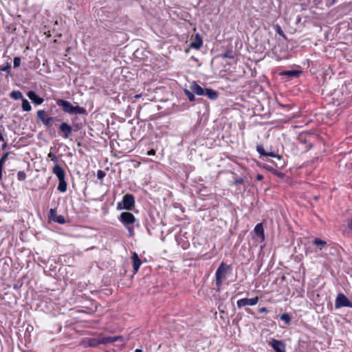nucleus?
Instances as JSON below:
<instances>
[{"label":"nucleus","instance_id":"19","mask_svg":"<svg viewBox=\"0 0 352 352\" xmlns=\"http://www.w3.org/2000/svg\"><path fill=\"white\" fill-rule=\"evenodd\" d=\"M204 96H206L209 99L215 100L218 98V93L212 89L206 88Z\"/></svg>","mask_w":352,"mask_h":352},{"label":"nucleus","instance_id":"1","mask_svg":"<svg viewBox=\"0 0 352 352\" xmlns=\"http://www.w3.org/2000/svg\"><path fill=\"white\" fill-rule=\"evenodd\" d=\"M56 104L62 107L63 111L69 114H87V111L85 108L80 106H73L69 102L63 100L57 99L56 100Z\"/></svg>","mask_w":352,"mask_h":352},{"label":"nucleus","instance_id":"12","mask_svg":"<svg viewBox=\"0 0 352 352\" xmlns=\"http://www.w3.org/2000/svg\"><path fill=\"white\" fill-rule=\"evenodd\" d=\"M256 151L257 152L261 155L266 157H275L278 158V160L281 159V156L276 154L273 152H266L261 145H257L256 146Z\"/></svg>","mask_w":352,"mask_h":352},{"label":"nucleus","instance_id":"33","mask_svg":"<svg viewBox=\"0 0 352 352\" xmlns=\"http://www.w3.org/2000/svg\"><path fill=\"white\" fill-rule=\"evenodd\" d=\"M105 176V173L104 171L99 170L97 173V177L98 179H102Z\"/></svg>","mask_w":352,"mask_h":352},{"label":"nucleus","instance_id":"45","mask_svg":"<svg viewBox=\"0 0 352 352\" xmlns=\"http://www.w3.org/2000/svg\"><path fill=\"white\" fill-rule=\"evenodd\" d=\"M336 2V0H332L331 5L334 4Z\"/></svg>","mask_w":352,"mask_h":352},{"label":"nucleus","instance_id":"35","mask_svg":"<svg viewBox=\"0 0 352 352\" xmlns=\"http://www.w3.org/2000/svg\"><path fill=\"white\" fill-rule=\"evenodd\" d=\"M243 182H244V180H243V178H239V179H236L234 181V184H242Z\"/></svg>","mask_w":352,"mask_h":352},{"label":"nucleus","instance_id":"16","mask_svg":"<svg viewBox=\"0 0 352 352\" xmlns=\"http://www.w3.org/2000/svg\"><path fill=\"white\" fill-rule=\"evenodd\" d=\"M59 128H60V130L61 131V132H63L64 133L65 138H68L69 137V135L72 134V128L67 123L63 122L62 124H60Z\"/></svg>","mask_w":352,"mask_h":352},{"label":"nucleus","instance_id":"17","mask_svg":"<svg viewBox=\"0 0 352 352\" xmlns=\"http://www.w3.org/2000/svg\"><path fill=\"white\" fill-rule=\"evenodd\" d=\"M203 45V41L201 36L197 34L195 37V40L190 44V47L199 50Z\"/></svg>","mask_w":352,"mask_h":352},{"label":"nucleus","instance_id":"10","mask_svg":"<svg viewBox=\"0 0 352 352\" xmlns=\"http://www.w3.org/2000/svg\"><path fill=\"white\" fill-rule=\"evenodd\" d=\"M270 345L276 352H285V346L280 340L273 339L270 342Z\"/></svg>","mask_w":352,"mask_h":352},{"label":"nucleus","instance_id":"30","mask_svg":"<svg viewBox=\"0 0 352 352\" xmlns=\"http://www.w3.org/2000/svg\"><path fill=\"white\" fill-rule=\"evenodd\" d=\"M223 58H234V54L232 50H228L226 52V53L223 55Z\"/></svg>","mask_w":352,"mask_h":352},{"label":"nucleus","instance_id":"14","mask_svg":"<svg viewBox=\"0 0 352 352\" xmlns=\"http://www.w3.org/2000/svg\"><path fill=\"white\" fill-rule=\"evenodd\" d=\"M28 97L36 104H41L43 102V98L39 97L34 91H29L27 94Z\"/></svg>","mask_w":352,"mask_h":352},{"label":"nucleus","instance_id":"26","mask_svg":"<svg viewBox=\"0 0 352 352\" xmlns=\"http://www.w3.org/2000/svg\"><path fill=\"white\" fill-rule=\"evenodd\" d=\"M184 92L190 101H193L195 100V95L192 92L188 89H185Z\"/></svg>","mask_w":352,"mask_h":352},{"label":"nucleus","instance_id":"21","mask_svg":"<svg viewBox=\"0 0 352 352\" xmlns=\"http://www.w3.org/2000/svg\"><path fill=\"white\" fill-rule=\"evenodd\" d=\"M22 109L24 111H30L32 109L30 102L25 98H22Z\"/></svg>","mask_w":352,"mask_h":352},{"label":"nucleus","instance_id":"36","mask_svg":"<svg viewBox=\"0 0 352 352\" xmlns=\"http://www.w3.org/2000/svg\"><path fill=\"white\" fill-rule=\"evenodd\" d=\"M258 312L259 313H264V312L266 313V312H267V309L266 307H262L258 309Z\"/></svg>","mask_w":352,"mask_h":352},{"label":"nucleus","instance_id":"31","mask_svg":"<svg viewBox=\"0 0 352 352\" xmlns=\"http://www.w3.org/2000/svg\"><path fill=\"white\" fill-rule=\"evenodd\" d=\"M47 157L50 158L52 161H53L54 163H57L58 162V158L56 156V155L52 152H50L48 155H47Z\"/></svg>","mask_w":352,"mask_h":352},{"label":"nucleus","instance_id":"32","mask_svg":"<svg viewBox=\"0 0 352 352\" xmlns=\"http://www.w3.org/2000/svg\"><path fill=\"white\" fill-rule=\"evenodd\" d=\"M14 67H18L21 64V58L18 56L14 57L13 60Z\"/></svg>","mask_w":352,"mask_h":352},{"label":"nucleus","instance_id":"4","mask_svg":"<svg viewBox=\"0 0 352 352\" xmlns=\"http://www.w3.org/2000/svg\"><path fill=\"white\" fill-rule=\"evenodd\" d=\"M119 338V336L91 338H87L85 342L88 346L91 347H96L99 344H105L107 343L116 342Z\"/></svg>","mask_w":352,"mask_h":352},{"label":"nucleus","instance_id":"23","mask_svg":"<svg viewBox=\"0 0 352 352\" xmlns=\"http://www.w3.org/2000/svg\"><path fill=\"white\" fill-rule=\"evenodd\" d=\"M10 96H11V98H12L14 100H19V99L22 100V98H24L21 92L19 91H12L10 94Z\"/></svg>","mask_w":352,"mask_h":352},{"label":"nucleus","instance_id":"5","mask_svg":"<svg viewBox=\"0 0 352 352\" xmlns=\"http://www.w3.org/2000/svg\"><path fill=\"white\" fill-rule=\"evenodd\" d=\"M135 205V197L131 194H126L123 196L122 200L118 203V210H131Z\"/></svg>","mask_w":352,"mask_h":352},{"label":"nucleus","instance_id":"40","mask_svg":"<svg viewBox=\"0 0 352 352\" xmlns=\"http://www.w3.org/2000/svg\"><path fill=\"white\" fill-rule=\"evenodd\" d=\"M6 161L3 160L1 158L0 159V168L3 169V165Z\"/></svg>","mask_w":352,"mask_h":352},{"label":"nucleus","instance_id":"6","mask_svg":"<svg viewBox=\"0 0 352 352\" xmlns=\"http://www.w3.org/2000/svg\"><path fill=\"white\" fill-rule=\"evenodd\" d=\"M344 307L352 308V302L344 294L339 293L335 300V307L339 309Z\"/></svg>","mask_w":352,"mask_h":352},{"label":"nucleus","instance_id":"43","mask_svg":"<svg viewBox=\"0 0 352 352\" xmlns=\"http://www.w3.org/2000/svg\"><path fill=\"white\" fill-rule=\"evenodd\" d=\"M135 352H142V350L140 349H136Z\"/></svg>","mask_w":352,"mask_h":352},{"label":"nucleus","instance_id":"7","mask_svg":"<svg viewBox=\"0 0 352 352\" xmlns=\"http://www.w3.org/2000/svg\"><path fill=\"white\" fill-rule=\"evenodd\" d=\"M118 220L124 225V226H126L135 223L136 218L129 212H123L119 216Z\"/></svg>","mask_w":352,"mask_h":352},{"label":"nucleus","instance_id":"22","mask_svg":"<svg viewBox=\"0 0 352 352\" xmlns=\"http://www.w3.org/2000/svg\"><path fill=\"white\" fill-rule=\"evenodd\" d=\"M254 232L258 236H263L264 230L261 223H258L254 228Z\"/></svg>","mask_w":352,"mask_h":352},{"label":"nucleus","instance_id":"18","mask_svg":"<svg viewBox=\"0 0 352 352\" xmlns=\"http://www.w3.org/2000/svg\"><path fill=\"white\" fill-rule=\"evenodd\" d=\"M190 88H191L192 92L196 94L197 95H198V96H204V95L206 89L201 87L199 85L194 83L193 85H192Z\"/></svg>","mask_w":352,"mask_h":352},{"label":"nucleus","instance_id":"34","mask_svg":"<svg viewBox=\"0 0 352 352\" xmlns=\"http://www.w3.org/2000/svg\"><path fill=\"white\" fill-rule=\"evenodd\" d=\"M347 226H348V228L351 231H352V218L349 219L348 223H347Z\"/></svg>","mask_w":352,"mask_h":352},{"label":"nucleus","instance_id":"11","mask_svg":"<svg viewBox=\"0 0 352 352\" xmlns=\"http://www.w3.org/2000/svg\"><path fill=\"white\" fill-rule=\"evenodd\" d=\"M37 118L45 126H49L52 120V118L46 116V112L44 110L37 111Z\"/></svg>","mask_w":352,"mask_h":352},{"label":"nucleus","instance_id":"9","mask_svg":"<svg viewBox=\"0 0 352 352\" xmlns=\"http://www.w3.org/2000/svg\"><path fill=\"white\" fill-rule=\"evenodd\" d=\"M49 217L51 220L54 221V222L60 224H63L65 223V217L62 215H58L56 209L51 208L50 210Z\"/></svg>","mask_w":352,"mask_h":352},{"label":"nucleus","instance_id":"20","mask_svg":"<svg viewBox=\"0 0 352 352\" xmlns=\"http://www.w3.org/2000/svg\"><path fill=\"white\" fill-rule=\"evenodd\" d=\"M313 244L317 246L320 250H322L326 245L327 242L320 238H316L313 241Z\"/></svg>","mask_w":352,"mask_h":352},{"label":"nucleus","instance_id":"8","mask_svg":"<svg viewBox=\"0 0 352 352\" xmlns=\"http://www.w3.org/2000/svg\"><path fill=\"white\" fill-rule=\"evenodd\" d=\"M258 299L259 298L257 296L252 298H241L237 300L236 305L239 308L248 305L253 306L257 304Z\"/></svg>","mask_w":352,"mask_h":352},{"label":"nucleus","instance_id":"41","mask_svg":"<svg viewBox=\"0 0 352 352\" xmlns=\"http://www.w3.org/2000/svg\"><path fill=\"white\" fill-rule=\"evenodd\" d=\"M4 141V138L3 137V135H1V133H0V142H3Z\"/></svg>","mask_w":352,"mask_h":352},{"label":"nucleus","instance_id":"3","mask_svg":"<svg viewBox=\"0 0 352 352\" xmlns=\"http://www.w3.org/2000/svg\"><path fill=\"white\" fill-rule=\"evenodd\" d=\"M231 265H226L223 262H222L218 267L215 272V284L218 289H219L220 287H221L226 274L228 272L231 271Z\"/></svg>","mask_w":352,"mask_h":352},{"label":"nucleus","instance_id":"38","mask_svg":"<svg viewBox=\"0 0 352 352\" xmlns=\"http://www.w3.org/2000/svg\"><path fill=\"white\" fill-rule=\"evenodd\" d=\"M8 155H9V153H8V152H7V153H4V154H3V155L1 157V159H2L3 160L6 161V159H7V157H8Z\"/></svg>","mask_w":352,"mask_h":352},{"label":"nucleus","instance_id":"2","mask_svg":"<svg viewBox=\"0 0 352 352\" xmlns=\"http://www.w3.org/2000/svg\"><path fill=\"white\" fill-rule=\"evenodd\" d=\"M52 173L58 179L57 189L61 192H65L67 190V186L65 181V171L60 165L56 164L52 169Z\"/></svg>","mask_w":352,"mask_h":352},{"label":"nucleus","instance_id":"42","mask_svg":"<svg viewBox=\"0 0 352 352\" xmlns=\"http://www.w3.org/2000/svg\"><path fill=\"white\" fill-rule=\"evenodd\" d=\"M2 179V169L0 168V180Z\"/></svg>","mask_w":352,"mask_h":352},{"label":"nucleus","instance_id":"25","mask_svg":"<svg viewBox=\"0 0 352 352\" xmlns=\"http://www.w3.org/2000/svg\"><path fill=\"white\" fill-rule=\"evenodd\" d=\"M17 179L19 181H24L26 179V174L23 170L19 171L17 173Z\"/></svg>","mask_w":352,"mask_h":352},{"label":"nucleus","instance_id":"29","mask_svg":"<svg viewBox=\"0 0 352 352\" xmlns=\"http://www.w3.org/2000/svg\"><path fill=\"white\" fill-rule=\"evenodd\" d=\"M124 227L128 230L129 236H133L134 235V228H133V226L132 225H129V226H124Z\"/></svg>","mask_w":352,"mask_h":352},{"label":"nucleus","instance_id":"27","mask_svg":"<svg viewBox=\"0 0 352 352\" xmlns=\"http://www.w3.org/2000/svg\"><path fill=\"white\" fill-rule=\"evenodd\" d=\"M274 29H275L276 32L278 34H279L280 36H281L283 37L285 36L284 32L283 31V30L281 29V28L279 25H276L274 27Z\"/></svg>","mask_w":352,"mask_h":352},{"label":"nucleus","instance_id":"13","mask_svg":"<svg viewBox=\"0 0 352 352\" xmlns=\"http://www.w3.org/2000/svg\"><path fill=\"white\" fill-rule=\"evenodd\" d=\"M301 71L299 70H287L283 71L280 73V76H286L288 79H292L294 78H297L301 74Z\"/></svg>","mask_w":352,"mask_h":352},{"label":"nucleus","instance_id":"15","mask_svg":"<svg viewBox=\"0 0 352 352\" xmlns=\"http://www.w3.org/2000/svg\"><path fill=\"white\" fill-rule=\"evenodd\" d=\"M131 259L133 263V270L134 272L136 273L142 264V261L136 252L133 253Z\"/></svg>","mask_w":352,"mask_h":352},{"label":"nucleus","instance_id":"37","mask_svg":"<svg viewBox=\"0 0 352 352\" xmlns=\"http://www.w3.org/2000/svg\"><path fill=\"white\" fill-rule=\"evenodd\" d=\"M155 154V151L154 149H151L148 151L147 155H154Z\"/></svg>","mask_w":352,"mask_h":352},{"label":"nucleus","instance_id":"44","mask_svg":"<svg viewBox=\"0 0 352 352\" xmlns=\"http://www.w3.org/2000/svg\"><path fill=\"white\" fill-rule=\"evenodd\" d=\"M6 146V143L5 142L3 146H2V148H4Z\"/></svg>","mask_w":352,"mask_h":352},{"label":"nucleus","instance_id":"39","mask_svg":"<svg viewBox=\"0 0 352 352\" xmlns=\"http://www.w3.org/2000/svg\"><path fill=\"white\" fill-rule=\"evenodd\" d=\"M263 179V176L261 174H258L256 175V179L258 180V181H261Z\"/></svg>","mask_w":352,"mask_h":352},{"label":"nucleus","instance_id":"46","mask_svg":"<svg viewBox=\"0 0 352 352\" xmlns=\"http://www.w3.org/2000/svg\"><path fill=\"white\" fill-rule=\"evenodd\" d=\"M139 97H140V95H136V96H135V98H139Z\"/></svg>","mask_w":352,"mask_h":352},{"label":"nucleus","instance_id":"24","mask_svg":"<svg viewBox=\"0 0 352 352\" xmlns=\"http://www.w3.org/2000/svg\"><path fill=\"white\" fill-rule=\"evenodd\" d=\"M280 319L283 320L286 324H289L291 321V317L288 314H283L280 316Z\"/></svg>","mask_w":352,"mask_h":352},{"label":"nucleus","instance_id":"28","mask_svg":"<svg viewBox=\"0 0 352 352\" xmlns=\"http://www.w3.org/2000/svg\"><path fill=\"white\" fill-rule=\"evenodd\" d=\"M11 65L9 63L5 67H2L0 68V71L6 72L8 74L10 73Z\"/></svg>","mask_w":352,"mask_h":352}]
</instances>
